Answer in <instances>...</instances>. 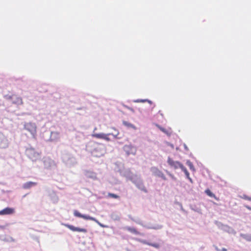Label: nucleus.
Returning a JSON list of instances; mask_svg holds the SVG:
<instances>
[{
  "label": "nucleus",
  "instance_id": "nucleus-8",
  "mask_svg": "<svg viewBox=\"0 0 251 251\" xmlns=\"http://www.w3.org/2000/svg\"><path fill=\"white\" fill-rule=\"evenodd\" d=\"M10 98L11 99L13 103L18 105L23 104V100L21 97H18L16 95H12Z\"/></svg>",
  "mask_w": 251,
  "mask_h": 251
},
{
  "label": "nucleus",
  "instance_id": "nucleus-13",
  "mask_svg": "<svg viewBox=\"0 0 251 251\" xmlns=\"http://www.w3.org/2000/svg\"><path fill=\"white\" fill-rule=\"evenodd\" d=\"M37 184V183H36V182L28 181V182H27L25 183V184H24L23 187V188H24L25 189H28L36 185Z\"/></svg>",
  "mask_w": 251,
  "mask_h": 251
},
{
  "label": "nucleus",
  "instance_id": "nucleus-27",
  "mask_svg": "<svg viewBox=\"0 0 251 251\" xmlns=\"http://www.w3.org/2000/svg\"><path fill=\"white\" fill-rule=\"evenodd\" d=\"M246 207L248 208V209L251 210V207L249 206H246Z\"/></svg>",
  "mask_w": 251,
  "mask_h": 251
},
{
  "label": "nucleus",
  "instance_id": "nucleus-10",
  "mask_svg": "<svg viewBox=\"0 0 251 251\" xmlns=\"http://www.w3.org/2000/svg\"><path fill=\"white\" fill-rule=\"evenodd\" d=\"M124 150L126 151V154H135L136 152V150L135 148L131 146L127 145L124 147Z\"/></svg>",
  "mask_w": 251,
  "mask_h": 251
},
{
  "label": "nucleus",
  "instance_id": "nucleus-18",
  "mask_svg": "<svg viewBox=\"0 0 251 251\" xmlns=\"http://www.w3.org/2000/svg\"><path fill=\"white\" fill-rule=\"evenodd\" d=\"M186 164L189 166L190 170H191L193 171H195V168H194V166L193 163L190 160L187 161Z\"/></svg>",
  "mask_w": 251,
  "mask_h": 251
},
{
  "label": "nucleus",
  "instance_id": "nucleus-6",
  "mask_svg": "<svg viewBox=\"0 0 251 251\" xmlns=\"http://www.w3.org/2000/svg\"><path fill=\"white\" fill-rule=\"evenodd\" d=\"M8 139L2 133L0 132V148H6L8 147Z\"/></svg>",
  "mask_w": 251,
  "mask_h": 251
},
{
  "label": "nucleus",
  "instance_id": "nucleus-14",
  "mask_svg": "<svg viewBox=\"0 0 251 251\" xmlns=\"http://www.w3.org/2000/svg\"><path fill=\"white\" fill-rule=\"evenodd\" d=\"M205 194L211 198H214L216 200L219 201V199L217 197L215 194H214L209 189H207L205 191Z\"/></svg>",
  "mask_w": 251,
  "mask_h": 251
},
{
  "label": "nucleus",
  "instance_id": "nucleus-23",
  "mask_svg": "<svg viewBox=\"0 0 251 251\" xmlns=\"http://www.w3.org/2000/svg\"><path fill=\"white\" fill-rule=\"evenodd\" d=\"M138 101H141V102H145V101H148V102H149L151 104L152 103V102L149 100H138Z\"/></svg>",
  "mask_w": 251,
  "mask_h": 251
},
{
  "label": "nucleus",
  "instance_id": "nucleus-7",
  "mask_svg": "<svg viewBox=\"0 0 251 251\" xmlns=\"http://www.w3.org/2000/svg\"><path fill=\"white\" fill-rule=\"evenodd\" d=\"M64 225L73 231L81 232L84 233H86L87 231V229L85 228L75 227L69 224H64Z\"/></svg>",
  "mask_w": 251,
  "mask_h": 251
},
{
  "label": "nucleus",
  "instance_id": "nucleus-25",
  "mask_svg": "<svg viewBox=\"0 0 251 251\" xmlns=\"http://www.w3.org/2000/svg\"><path fill=\"white\" fill-rule=\"evenodd\" d=\"M244 198L246 200H249V201H251V198H250L249 197H247L246 196H244Z\"/></svg>",
  "mask_w": 251,
  "mask_h": 251
},
{
  "label": "nucleus",
  "instance_id": "nucleus-4",
  "mask_svg": "<svg viewBox=\"0 0 251 251\" xmlns=\"http://www.w3.org/2000/svg\"><path fill=\"white\" fill-rule=\"evenodd\" d=\"M24 128L29 131L33 137H35L37 127L35 123L31 122L25 123L24 125Z\"/></svg>",
  "mask_w": 251,
  "mask_h": 251
},
{
  "label": "nucleus",
  "instance_id": "nucleus-3",
  "mask_svg": "<svg viewBox=\"0 0 251 251\" xmlns=\"http://www.w3.org/2000/svg\"><path fill=\"white\" fill-rule=\"evenodd\" d=\"M25 154L32 161H36L39 159L40 156L39 153L32 148H27L25 151Z\"/></svg>",
  "mask_w": 251,
  "mask_h": 251
},
{
  "label": "nucleus",
  "instance_id": "nucleus-11",
  "mask_svg": "<svg viewBox=\"0 0 251 251\" xmlns=\"http://www.w3.org/2000/svg\"><path fill=\"white\" fill-rule=\"evenodd\" d=\"M15 212V209L13 208L6 207L0 211V215H10Z\"/></svg>",
  "mask_w": 251,
  "mask_h": 251
},
{
  "label": "nucleus",
  "instance_id": "nucleus-24",
  "mask_svg": "<svg viewBox=\"0 0 251 251\" xmlns=\"http://www.w3.org/2000/svg\"><path fill=\"white\" fill-rule=\"evenodd\" d=\"M216 250H217V251H227V250L224 248H222V249H219L216 248Z\"/></svg>",
  "mask_w": 251,
  "mask_h": 251
},
{
  "label": "nucleus",
  "instance_id": "nucleus-22",
  "mask_svg": "<svg viewBox=\"0 0 251 251\" xmlns=\"http://www.w3.org/2000/svg\"><path fill=\"white\" fill-rule=\"evenodd\" d=\"M123 124L125 125V126H126L128 127H130L132 126V125L130 123H128V122H125V121H124L123 122Z\"/></svg>",
  "mask_w": 251,
  "mask_h": 251
},
{
  "label": "nucleus",
  "instance_id": "nucleus-26",
  "mask_svg": "<svg viewBox=\"0 0 251 251\" xmlns=\"http://www.w3.org/2000/svg\"><path fill=\"white\" fill-rule=\"evenodd\" d=\"M139 241L144 244L148 245V244H149V243H147L145 240H139Z\"/></svg>",
  "mask_w": 251,
  "mask_h": 251
},
{
  "label": "nucleus",
  "instance_id": "nucleus-20",
  "mask_svg": "<svg viewBox=\"0 0 251 251\" xmlns=\"http://www.w3.org/2000/svg\"><path fill=\"white\" fill-rule=\"evenodd\" d=\"M107 196L109 198H114V199H119V196L118 195L113 194V193H108Z\"/></svg>",
  "mask_w": 251,
  "mask_h": 251
},
{
  "label": "nucleus",
  "instance_id": "nucleus-16",
  "mask_svg": "<svg viewBox=\"0 0 251 251\" xmlns=\"http://www.w3.org/2000/svg\"><path fill=\"white\" fill-rule=\"evenodd\" d=\"M136 186L139 189L141 190L142 191L146 193L147 192V190L142 182L137 184Z\"/></svg>",
  "mask_w": 251,
  "mask_h": 251
},
{
  "label": "nucleus",
  "instance_id": "nucleus-12",
  "mask_svg": "<svg viewBox=\"0 0 251 251\" xmlns=\"http://www.w3.org/2000/svg\"><path fill=\"white\" fill-rule=\"evenodd\" d=\"M153 169L154 170V173L155 176L162 178L164 180L166 179L165 176L161 171H160L156 168H154Z\"/></svg>",
  "mask_w": 251,
  "mask_h": 251
},
{
  "label": "nucleus",
  "instance_id": "nucleus-21",
  "mask_svg": "<svg viewBox=\"0 0 251 251\" xmlns=\"http://www.w3.org/2000/svg\"><path fill=\"white\" fill-rule=\"evenodd\" d=\"M148 245L149 246H152V247H153L155 248H159L160 246L158 244H157V243H150V244H148Z\"/></svg>",
  "mask_w": 251,
  "mask_h": 251
},
{
  "label": "nucleus",
  "instance_id": "nucleus-1",
  "mask_svg": "<svg viewBox=\"0 0 251 251\" xmlns=\"http://www.w3.org/2000/svg\"><path fill=\"white\" fill-rule=\"evenodd\" d=\"M167 162L170 166L173 168L174 169H177L180 168L181 170L184 173L187 178L192 182V178L190 177L189 173L187 170L186 168L183 166V165L180 162L177 161H175L170 157H168Z\"/></svg>",
  "mask_w": 251,
  "mask_h": 251
},
{
  "label": "nucleus",
  "instance_id": "nucleus-17",
  "mask_svg": "<svg viewBox=\"0 0 251 251\" xmlns=\"http://www.w3.org/2000/svg\"><path fill=\"white\" fill-rule=\"evenodd\" d=\"M157 127L161 131H162L163 132L165 133V134H166L167 135H170L171 134V132L166 129L165 128H164V127H161V126H159V125H157Z\"/></svg>",
  "mask_w": 251,
  "mask_h": 251
},
{
  "label": "nucleus",
  "instance_id": "nucleus-5",
  "mask_svg": "<svg viewBox=\"0 0 251 251\" xmlns=\"http://www.w3.org/2000/svg\"><path fill=\"white\" fill-rule=\"evenodd\" d=\"M74 214L75 217H79V218H82L85 220H90L93 221H95L97 223H98L101 226L104 227V226L100 224L97 219H96L95 218L88 216V215H82L80 213H79L77 210H75L74 212Z\"/></svg>",
  "mask_w": 251,
  "mask_h": 251
},
{
  "label": "nucleus",
  "instance_id": "nucleus-9",
  "mask_svg": "<svg viewBox=\"0 0 251 251\" xmlns=\"http://www.w3.org/2000/svg\"><path fill=\"white\" fill-rule=\"evenodd\" d=\"M108 134H105L103 133H94L92 135V136L94 137H95L98 139H104L106 141H109L110 139L108 137Z\"/></svg>",
  "mask_w": 251,
  "mask_h": 251
},
{
  "label": "nucleus",
  "instance_id": "nucleus-15",
  "mask_svg": "<svg viewBox=\"0 0 251 251\" xmlns=\"http://www.w3.org/2000/svg\"><path fill=\"white\" fill-rule=\"evenodd\" d=\"M126 230H127L128 231H130L131 233H133L135 234H139V232L134 227H126Z\"/></svg>",
  "mask_w": 251,
  "mask_h": 251
},
{
  "label": "nucleus",
  "instance_id": "nucleus-19",
  "mask_svg": "<svg viewBox=\"0 0 251 251\" xmlns=\"http://www.w3.org/2000/svg\"><path fill=\"white\" fill-rule=\"evenodd\" d=\"M86 176L88 177H91L94 179L96 178V174L93 172H87Z\"/></svg>",
  "mask_w": 251,
  "mask_h": 251
},
{
  "label": "nucleus",
  "instance_id": "nucleus-2",
  "mask_svg": "<svg viewBox=\"0 0 251 251\" xmlns=\"http://www.w3.org/2000/svg\"><path fill=\"white\" fill-rule=\"evenodd\" d=\"M92 146L94 149L92 150L91 152L94 156L100 157L103 156L106 153V148L103 144L93 142Z\"/></svg>",
  "mask_w": 251,
  "mask_h": 251
}]
</instances>
